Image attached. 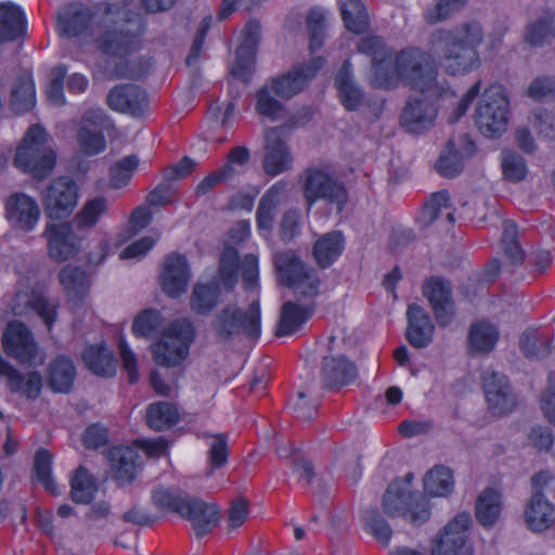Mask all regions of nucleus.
Segmentation results:
<instances>
[{"mask_svg": "<svg viewBox=\"0 0 555 555\" xmlns=\"http://www.w3.org/2000/svg\"><path fill=\"white\" fill-rule=\"evenodd\" d=\"M358 53L371 61L370 85L375 89L393 90L401 83L420 91L422 96L406 101L400 124L409 133H423L434 127L438 116V100L455 96V91L438 82V69L431 55L416 47L395 51L378 35L361 37Z\"/></svg>", "mask_w": 555, "mask_h": 555, "instance_id": "nucleus-1", "label": "nucleus"}, {"mask_svg": "<svg viewBox=\"0 0 555 555\" xmlns=\"http://www.w3.org/2000/svg\"><path fill=\"white\" fill-rule=\"evenodd\" d=\"M482 40V27L478 22H466L454 29H439L433 35V42L442 53L444 69L452 76L479 67L478 48Z\"/></svg>", "mask_w": 555, "mask_h": 555, "instance_id": "nucleus-2", "label": "nucleus"}, {"mask_svg": "<svg viewBox=\"0 0 555 555\" xmlns=\"http://www.w3.org/2000/svg\"><path fill=\"white\" fill-rule=\"evenodd\" d=\"M48 133L39 125H31L18 144L13 164L36 180L46 179L56 165V154L47 147Z\"/></svg>", "mask_w": 555, "mask_h": 555, "instance_id": "nucleus-3", "label": "nucleus"}, {"mask_svg": "<svg viewBox=\"0 0 555 555\" xmlns=\"http://www.w3.org/2000/svg\"><path fill=\"white\" fill-rule=\"evenodd\" d=\"M146 24L138 16L115 21L105 26L96 38V48L105 56L126 60L141 50Z\"/></svg>", "mask_w": 555, "mask_h": 555, "instance_id": "nucleus-4", "label": "nucleus"}, {"mask_svg": "<svg viewBox=\"0 0 555 555\" xmlns=\"http://www.w3.org/2000/svg\"><path fill=\"white\" fill-rule=\"evenodd\" d=\"M211 326L216 337L228 341L244 335L258 340L261 336V307L259 299L253 300L244 311L237 304L225 305L214 318Z\"/></svg>", "mask_w": 555, "mask_h": 555, "instance_id": "nucleus-5", "label": "nucleus"}, {"mask_svg": "<svg viewBox=\"0 0 555 555\" xmlns=\"http://www.w3.org/2000/svg\"><path fill=\"white\" fill-rule=\"evenodd\" d=\"M299 183L308 209L319 201H324L341 212L348 202V191L344 182L319 167H307L299 176Z\"/></svg>", "mask_w": 555, "mask_h": 555, "instance_id": "nucleus-6", "label": "nucleus"}, {"mask_svg": "<svg viewBox=\"0 0 555 555\" xmlns=\"http://www.w3.org/2000/svg\"><path fill=\"white\" fill-rule=\"evenodd\" d=\"M479 132L489 139L501 137L509 121V99L500 85L489 86L474 114Z\"/></svg>", "mask_w": 555, "mask_h": 555, "instance_id": "nucleus-7", "label": "nucleus"}, {"mask_svg": "<svg viewBox=\"0 0 555 555\" xmlns=\"http://www.w3.org/2000/svg\"><path fill=\"white\" fill-rule=\"evenodd\" d=\"M273 266L280 285L298 289L305 297L319 295L321 280L314 268L308 266L296 253L281 250L273 256Z\"/></svg>", "mask_w": 555, "mask_h": 555, "instance_id": "nucleus-8", "label": "nucleus"}, {"mask_svg": "<svg viewBox=\"0 0 555 555\" xmlns=\"http://www.w3.org/2000/svg\"><path fill=\"white\" fill-rule=\"evenodd\" d=\"M195 330L190 322L175 321L166 327L152 345L154 361L165 367L181 364L189 354Z\"/></svg>", "mask_w": 555, "mask_h": 555, "instance_id": "nucleus-9", "label": "nucleus"}, {"mask_svg": "<svg viewBox=\"0 0 555 555\" xmlns=\"http://www.w3.org/2000/svg\"><path fill=\"white\" fill-rule=\"evenodd\" d=\"M384 512L390 516L403 515L413 525H422L430 517V506L420 491H406L398 481H392L383 496Z\"/></svg>", "mask_w": 555, "mask_h": 555, "instance_id": "nucleus-10", "label": "nucleus"}, {"mask_svg": "<svg viewBox=\"0 0 555 555\" xmlns=\"http://www.w3.org/2000/svg\"><path fill=\"white\" fill-rule=\"evenodd\" d=\"M4 353L20 364L33 366L36 363L39 346L33 332L22 321H11L2 334Z\"/></svg>", "mask_w": 555, "mask_h": 555, "instance_id": "nucleus-11", "label": "nucleus"}, {"mask_svg": "<svg viewBox=\"0 0 555 555\" xmlns=\"http://www.w3.org/2000/svg\"><path fill=\"white\" fill-rule=\"evenodd\" d=\"M472 516L467 512L455 515L440 531L431 546V555H473L467 546Z\"/></svg>", "mask_w": 555, "mask_h": 555, "instance_id": "nucleus-12", "label": "nucleus"}, {"mask_svg": "<svg viewBox=\"0 0 555 555\" xmlns=\"http://www.w3.org/2000/svg\"><path fill=\"white\" fill-rule=\"evenodd\" d=\"M42 236L47 241L49 257L63 263L75 258L82 246V237L74 231L73 222L47 223Z\"/></svg>", "mask_w": 555, "mask_h": 555, "instance_id": "nucleus-13", "label": "nucleus"}, {"mask_svg": "<svg viewBox=\"0 0 555 555\" xmlns=\"http://www.w3.org/2000/svg\"><path fill=\"white\" fill-rule=\"evenodd\" d=\"M79 188L74 179L61 176L53 179L43 195V205L51 219L68 217L77 206Z\"/></svg>", "mask_w": 555, "mask_h": 555, "instance_id": "nucleus-14", "label": "nucleus"}, {"mask_svg": "<svg viewBox=\"0 0 555 555\" xmlns=\"http://www.w3.org/2000/svg\"><path fill=\"white\" fill-rule=\"evenodd\" d=\"M324 65L323 56H315L308 62L295 65L287 73L272 78L271 89L279 98L288 100L301 92Z\"/></svg>", "mask_w": 555, "mask_h": 555, "instance_id": "nucleus-15", "label": "nucleus"}, {"mask_svg": "<svg viewBox=\"0 0 555 555\" xmlns=\"http://www.w3.org/2000/svg\"><path fill=\"white\" fill-rule=\"evenodd\" d=\"M423 295L428 300L439 327H448L455 318V302L449 280L433 275L423 285Z\"/></svg>", "mask_w": 555, "mask_h": 555, "instance_id": "nucleus-16", "label": "nucleus"}, {"mask_svg": "<svg viewBox=\"0 0 555 555\" xmlns=\"http://www.w3.org/2000/svg\"><path fill=\"white\" fill-rule=\"evenodd\" d=\"M261 35V25L258 20L251 18L242 31V40L236 49L235 62L232 65L231 74L243 82L251 80L256 55Z\"/></svg>", "mask_w": 555, "mask_h": 555, "instance_id": "nucleus-17", "label": "nucleus"}, {"mask_svg": "<svg viewBox=\"0 0 555 555\" xmlns=\"http://www.w3.org/2000/svg\"><path fill=\"white\" fill-rule=\"evenodd\" d=\"M82 122L100 127L102 130H91L87 126L77 129L76 139L79 151L85 156H96L107 147L103 130L108 129L113 122L111 117L102 108H90L81 117Z\"/></svg>", "mask_w": 555, "mask_h": 555, "instance_id": "nucleus-18", "label": "nucleus"}, {"mask_svg": "<svg viewBox=\"0 0 555 555\" xmlns=\"http://www.w3.org/2000/svg\"><path fill=\"white\" fill-rule=\"evenodd\" d=\"M481 379L489 411L499 416L511 413L515 409L517 400L507 376L494 371H486L482 373Z\"/></svg>", "mask_w": 555, "mask_h": 555, "instance_id": "nucleus-19", "label": "nucleus"}, {"mask_svg": "<svg viewBox=\"0 0 555 555\" xmlns=\"http://www.w3.org/2000/svg\"><path fill=\"white\" fill-rule=\"evenodd\" d=\"M190 280L191 269L186 257L177 251L168 254L159 275L163 292L170 298H179L186 292Z\"/></svg>", "mask_w": 555, "mask_h": 555, "instance_id": "nucleus-20", "label": "nucleus"}, {"mask_svg": "<svg viewBox=\"0 0 555 555\" xmlns=\"http://www.w3.org/2000/svg\"><path fill=\"white\" fill-rule=\"evenodd\" d=\"M94 18L95 13L90 7L81 2H73L62 8L55 28L63 38H77L91 30Z\"/></svg>", "mask_w": 555, "mask_h": 555, "instance_id": "nucleus-21", "label": "nucleus"}, {"mask_svg": "<svg viewBox=\"0 0 555 555\" xmlns=\"http://www.w3.org/2000/svg\"><path fill=\"white\" fill-rule=\"evenodd\" d=\"M4 210L10 225L24 233L31 232L40 218V207L36 199L22 192L8 197Z\"/></svg>", "mask_w": 555, "mask_h": 555, "instance_id": "nucleus-22", "label": "nucleus"}, {"mask_svg": "<svg viewBox=\"0 0 555 555\" xmlns=\"http://www.w3.org/2000/svg\"><path fill=\"white\" fill-rule=\"evenodd\" d=\"M149 94L140 86L120 83L109 90L106 103L112 111L126 113L134 117L143 115L149 107Z\"/></svg>", "mask_w": 555, "mask_h": 555, "instance_id": "nucleus-23", "label": "nucleus"}, {"mask_svg": "<svg viewBox=\"0 0 555 555\" xmlns=\"http://www.w3.org/2000/svg\"><path fill=\"white\" fill-rule=\"evenodd\" d=\"M220 509L216 504L207 503L197 496H191L181 518L191 522L197 539L212 532L218 525Z\"/></svg>", "mask_w": 555, "mask_h": 555, "instance_id": "nucleus-24", "label": "nucleus"}, {"mask_svg": "<svg viewBox=\"0 0 555 555\" xmlns=\"http://www.w3.org/2000/svg\"><path fill=\"white\" fill-rule=\"evenodd\" d=\"M0 378H5L7 386L13 393L36 400L42 389V376L37 371L21 373L9 361L0 357Z\"/></svg>", "mask_w": 555, "mask_h": 555, "instance_id": "nucleus-25", "label": "nucleus"}, {"mask_svg": "<svg viewBox=\"0 0 555 555\" xmlns=\"http://www.w3.org/2000/svg\"><path fill=\"white\" fill-rule=\"evenodd\" d=\"M293 165V156L286 141L275 129L266 135L264 155L262 159L263 171L271 177L287 171Z\"/></svg>", "mask_w": 555, "mask_h": 555, "instance_id": "nucleus-26", "label": "nucleus"}, {"mask_svg": "<svg viewBox=\"0 0 555 555\" xmlns=\"http://www.w3.org/2000/svg\"><path fill=\"white\" fill-rule=\"evenodd\" d=\"M358 376V367L347 357L338 354L324 357L321 378L327 389L340 388L352 384Z\"/></svg>", "mask_w": 555, "mask_h": 555, "instance_id": "nucleus-27", "label": "nucleus"}, {"mask_svg": "<svg viewBox=\"0 0 555 555\" xmlns=\"http://www.w3.org/2000/svg\"><path fill=\"white\" fill-rule=\"evenodd\" d=\"M408 327L405 338L416 348H426L433 341L435 326L428 312L417 304H411L406 310Z\"/></svg>", "mask_w": 555, "mask_h": 555, "instance_id": "nucleus-28", "label": "nucleus"}, {"mask_svg": "<svg viewBox=\"0 0 555 555\" xmlns=\"http://www.w3.org/2000/svg\"><path fill=\"white\" fill-rule=\"evenodd\" d=\"M108 461L115 479L120 485H130L141 467L137 450L128 446H114L108 452Z\"/></svg>", "mask_w": 555, "mask_h": 555, "instance_id": "nucleus-29", "label": "nucleus"}, {"mask_svg": "<svg viewBox=\"0 0 555 555\" xmlns=\"http://www.w3.org/2000/svg\"><path fill=\"white\" fill-rule=\"evenodd\" d=\"M288 192V182L284 179L273 183L262 195L256 211L258 231L270 232L273 228L275 210Z\"/></svg>", "mask_w": 555, "mask_h": 555, "instance_id": "nucleus-30", "label": "nucleus"}, {"mask_svg": "<svg viewBox=\"0 0 555 555\" xmlns=\"http://www.w3.org/2000/svg\"><path fill=\"white\" fill-rule=\"evenodd\" d=\"M346 248V238L341 231L334 230L322 234L313 243L312 256L320 269H328L343 255Z\"/></svg>", "mask_w": 555, "mask_h": 555, "instance_id": "nucleus-31", "label": "nucleus"}, {"mask_svg": "<svg viewBox=\"0 0 555 555\" xmlns=\"http://www.w3.org/2000/svg\"><path fill=\"white\" fill-rule=\"evenodd\" d=\"M335 86L337 88L340 103L348 112L357 111L363 100V90L353 81V66L350 59L343 62L335 76Z\"/></svg>", "mask_w": 555, "mask_h": 555, "instance_id": "nucleus-32", "label": "nucleus"}, {"mask_svg": "<svg viewBox=\"0 0 555 555\" xmlns=\"http://www.w3.org/2000/svg\"><path fill=\"white\" fill-rule=\"evenodd\" d=\"M222 288L216 278L206 282H196L190 296L191 310L197 315H209L221 300Z\"/></svg>", "mask_w": 555, "mask_h": 555, "instance_id": "nucleus-33", "label": "nucleus"}, {"mask_svg": "<svg viewBox=\"0 0 555 555\" xmlns=\"http://www.w3.org/2000/svg\"><path fill=\"white\" fill-rule=\"evenodd\" d=\"M68 302L74 307H81L90 289V280L86 270L78 266H65L59 273Z\"/></svg>", "mask_w": 555, "mask_h": 555, "instance_id": "nucleus-34", "label": "nucleus"}, {"mask_svg": "<svg viewBox=\"0 0 555 555\" xmlns=\"http://www.w3.org/2000/svg\"><path fill=\"white\" fill-rule=\"evenodd\" d=\"M314 310V304L300 306L292 300L284 302L281 307L275 335L284 337L295 334L313 315Z\"/></svg>", "mask_w": 555, "mask_h": 555, "instance_id": "nucleus-35", "label": "nucleus"}, {"mask_svg": "<svg viewBox=\"0 0 555 555\" xmlns=\"http://www.w3.org/2000/svg\"><path fill=\"white\" fill-rule=\"evenodd\" d=\"M27 30L24 10L12 2L0 3V43L22 38Z\"/></svg>", "mask_w": 555, "mask_h": 555, "instance_id": "nucleus-36", "label": "nucleus"}, {"mask_svg": "<svg viewBox=\"0 0 555 555\" xmlns=\"http://www.w3.org/2000/svg\"><path fill=\"white\" fill-rule=\"evenodd\" d=\"M85 365L94 375L100 377H113L117 370V358L106 344H91L82 351Z\"/></svg>", "mask_w": 555, "mask_h": 555, "instance_id": "nucleus-37", "label": "nucleus"}, {"mask_svg": "<svg viewBox=\"0 0 555 555\" xmlns=\"http://www.w3.org/2000/svg\"><path fill=\"white\" fill-rule=\"evenodd\" d=\"M191 495L184 490L167 486L157 485L151 491V502L153 506L164 514H176L181 517Z\"/></svg>", "mask_w": 555, "mask_h": 555, "instance_id": "nucleus-38", "label": "nucleus"}, {"mask_svg": "<svg viewBox=\"0 0 555 555\" xmlns=\"http://www.w3.org/2000/svg\"><path fill=\"white\" fill-rule=\"evenodd\" d=\"M525 520L531 531L542 532L554 522L555 506L546 500L544 493H532L525 508Z\"/></svg>", "mask_w": 555, "mask_h": 555, "instance_id": "nucleus-39", "label": "nucleus"}, {"mask_svg": "<svg viewBox=\"0 0 555 555\" xmlns=\"http://www.w3.org/2000/svg\"><path fill=\"white\" fill-rule=\"evenodd\" d=\"M76 379V366L67 356L55 357L48 366L49 387L54 392L68 393Z\"/></svg>", "mask_w": 555, "mask_h": 555, "instance_id": "nucleus-40", "label": "nucleus"}, {"mask_svg": "<svg viewBox=\"0 0 555 555\" xmlns=\"http://www.w3.org/2000/svg\"><path fill=\"white\" fill-rule=\"evenodd\" d=\"M500 332L495 325L487 321H478L470 325L467 345L470 353L487 354L496 346Z\"/></svg>", "mask_w": 555, "mask_h": 555, "instance_id": "nucleus-41", "label": "nucleus"}, {"mask_svg": "<svg viewBox=\"0 0 555 555\" xmlns=\"http://www.w3.org/2000/svg\"><path fill=\"white\" fill-rule=\"evenodd\" d=\"M240 253L236 247L225 245L220 254L216 278L227 292H232L238 283L241 268Z\"/></svg>", "mask_w": 555, "mask_h": 555, "instance_id": "nucleus-42", "label": "nucleus"}, {"mask_svg": "<svg viewBox=\"0 0 555 555\" xmlns=\"http://www.w3.org/2000/svg\"><path fill=\"white\" fill-rule=\"evenodd\" d=\"M502 264L499 258H492L482 271L469 275L465 283L461 286L462 296L472 301L481 292L489 288L500 275Z\"/></svg>", "mask_w": 555, "mask_h": 555, "instance_id": "nucleus-43", "label": "nucleus"}, {"mask_svg": "<svg viewBox=\"0 0 555 555\" xmlns=\"http://www.w3.org/2000/svg\"><path fill=\"white\" fill-rule=\"evenodd\" d=\"M36 85L33 73L22 72L14 81L11 91L12 109L18 114L31 111L36 105Z\"/></svg>", "mask_w": 555, "mask_h": 555, "instance_id": "nucleus-44", "label": "nucleus"}, {"mask_svg": "<svg viewBox=\"0 0 555 555\" xmlns=\"http://www.w3.org/2000/svg\"><path fill=\"white\" fill-rule=\"evenodd\" d=\"M340 15L346 29L354 35L366 33L370 17L361 0H339Z\"/></svg>", "mask_w": 555, "mask_h": 555, "instance_id": "nucleus-45", "label": "nucleus"}, {"mask_svg": "<svg viewBox=\"0 0 555 555\" xmlns=\"http://www.w3.org/2000/svg\"><path fill=\"white\" fill-rule=\"evenodd\" d=\"M70 499L77 504H90L98 492V485L89 470L80 465L69 479Z\"/></svg>", "mask_w": 555, "mask_h": 555, "instance_id": "nucleus-46", "label": "nucleus"}, {"mask_svg": "<svg viewBox=\"0 0 555 555\" xmlns=\"http://www.w3.org/2000/svg\"><path fill=\"white\" fill-rule=\"evenodd\" d=\"M502 511L501 493L493 489H485L476 501V518L482 527H492L500 518Z\"/></svg>", "mask_w": 555, "mask_h": 555, "instance_id": "nucleus-47", "label": "nucleus"}, {"mask_svg": "<svg viewBox=\"0 0 555 555\" xmlns=\"http://www.w3.org/2000/svg\"><path fill=\"white\" fill-rule=\"evenodd\" d=\"M180 422V414L173 403L166 401L153 402L146 411V423L156 431L169 429Z\"/></svg>", "mask_w": 555, "mask_h": 555, "instance_id": "nucleus-48", "label": "nucleus"}, {"mask_svg": "<svg viewBox=\"0 0 555 555\" xmlns=\"http://www.w3.org/2000/svg\"><path fill=\"white\" fill-rule=\"evenodd\" d=\"M424 490L431 498L448 496L454 488L452 470L443 465H436L424 477Z\"/></svg>", "mask_w": 555, "mask_h": 555, "instance_id": "nucleus-49", "label": "nucleus"}, {"mask_svg": "<svg viewBox=\"0 0 555 555\" xmlns=\"http://www.w3.org/2000/svg\"><path fill=\"white\" fill-rule=\"evenodd\" d=\"M53 456L46 448H39L34 455L33 478L37 480L48 492L57 495V483L52 473Z\"/></svg>", "mask_w": 555, "mask_h": 555, "instance_id": "nucleus-50", "label": "nucleus"}, {"mask_svg": "<svg viewBox=\"0 0 555 555\" xmlns=\"http://www.w3.org/2000/svg\"><path fill=\"white\" fill-rule=\"evenodd\" d=\"M503 254L513 267H519L526 259L525 250L518 241V227L515 221H503V234L501 237Z\"/></svg>", "mask_w": 555, "mask_h": 555, "instance_id": "nucleus-51", "label": "nucleus"}, {"mask_svg": "<svg viewBox=\"0 0 555 555\" xmlns=\"http://www.w3.org/2000/svg\"><path fill=\"white\" fill-rule=\"evenodd\" d=\"M362 520L365 530L384 547L390 544L392 529L388 521L380 515L378 508L370 507L364 509Z\"/></svg>", "mask_w": 555, "mask_h": 555, "instance_id": "nucleus-52", "label": "nucleus"}, {"mask_svg": "<svg viewBox=\"0 0 555 555\" xmlns=\"http://www.w3.org/2000/svg\"><path fill=\"white\" fill-rule=\"evenodd\" d=\"M463 154L456 150L454 141L450 139L436 163V170L444 178H454L463 171Z\"/></svg>", "mask_w": 555, "mask_h": 555, "instance_id": "nucleus-53", "label": "nucleus"}, {"mask_svg": "<svg viewBox=\"0 0 555 555\" xmlns=\"http://www.w3.org/2000/svg\"><path fill=\"white\" fill-rule=\"evenodd\" d=\"M108 208L107 199L104 196H95L88 199L82 208L75 215L73 223L78 229L94 227Z\"/></svg>", "mask_w": 555, "mask_h": 555, "instance_id": "nucleus-54", "label": "nucleus"}, {"mask_svg": "<svg viewBox=\"0 0 555 555\" xmlns=\"http://www.w3.org/2000/svg\"><path fill=\"white\" fill-rule=\"evenodd\" d=\"M450 194L447 190L434 192L428 199L423 204L416 222L420 228H427L434 223L442 208H449Z\"/></svg>", "mask_w": 555, "mask_h": 555, "instance_id": "nucleus-55", "label": "nucleus"}, {"mask_svg": "<svg viewBox=\"0 0 555 555\" xmlns=\"http://www.w3.org/2000/svg\"><path fill=\"white\" fill-rule=\"evenodd\" d=\"M139 163L137 155H128L113 164L109 168V186L112 189L125 188L132 179Z\"/></svg>", "mask_w": 555, "mask_h": 555, "instance_id": "nucleus-56", "label": "nucleus"}, {"mask_svg": "<svg viewBox=\"0 0 555 555\" xmlns=\"http://www.w3.org/2000/svg\"><path fill=\"white\" fill-rule=\"evenodd\" d=\"M550 35L555 38V16L540 17L527 26L525 41L531 47H542Z\"/></svg>", "mask_w": 555, "mask_h": 555, "instance_id": "nucleus-57", "label": "nucleus"}, {"mask_svg": "<svg viewBox=\"0 0 555 555\" xmlns=\"http://www.w3.org/2000/svg\"><path fill=\"white\" fill-rule=\"evenodd\" d=\"M163 317L156 309L141 311L132 322V333L137 337H151L162 326Z\"/></svg>", "mask_w": 555, "mask_h": 555, "instance_id": "nucleus-58", "label": "nucleus"}, {"mask_svg": "<svg viewBox=\"0 0 555 555\" xmlns=\"http://www.w3.org/2000/svg\"><path fill=\"white\" fill-rule=\"evenodd\" d=\"M501 165L503 177L509 182H520L527 176L526 160L516 152L504 150Z\"/></svg>", "mask_w": 555, "mask_h": 555, "instance_id": "nucleus-59", "label": "nucleus"}, {"mask_svg": "<svg viewBox=\"0 0 555 555\" xmlns=\"http://www.w3.org/2000/svg\"><path fill=\"white\" fill-rule=\"evenodd\" d=\"M519 348L527 359H542L552 349L551 340H540L534 333L526 331L519 338Z\"/></svg>", "mask_w": 555, "mask_h": 555, "instance_id": "nucleus-60", "label": "nucleus"}, {"mask_svg": "<svg viewBox=\"0 0 555 555\" xmlns=\"http://www.w3.org/2000/svg\"><path fill=\"white\" fill-rule=\"evenodd\" d=\"M256 111L259 115L278 120L284 111V106L271 95L269 87L263 86L256 93Z\"/></svg>", "mask_w": 555, "mask_h": 555, "instance_id": "nucleus-61", "label": "nucleus"}, {"mask_svg": "<svg viewBox=\"0 0 555 555\" xmlns=\"http://www.w3.org/2000/svg\"><path fill=\"white\" fill-rule=\"evenodd\" d=\"M28 306L43 321L48 330H52L57 319V305L52 304L42 294L33 293Z\"/></svg>", "mask_w": 555, "mask_h": 555, "instance_id": "nucleus-62", "label": "nucleus"}, {"mask_svg": "<svg viewBox=\"0 0 555 555\" xmlns=\"http://www.w3.org/2000/svg\"><path fill=\"white\" fill-rule=\"evenodd\" d=\"M67 66L59 64L51 70L52 78L47 87V96L49 101L57 106L65 104L64 81L67 76Z\"/></svg>", "mask_w": 555, "mask_h": 555, "instance_id": "nucleus-63", "label": "nucleus"}, {"mask_svg": "<svg viewBox=\"0 0 555 555\" xmlns=\"http://www.w3.org/2000/svg\"><path fill=\"white\" fill-rule=\"evenodd\" d=\"M527 95L535 102L546 98L555 101V77L545 75L534 78L527 89Z\"/></svg>", "mask_w": 555, "mask_h": 555, "instance_id": "nucleus-64", "label": "nucleus"}]
</instances>
